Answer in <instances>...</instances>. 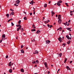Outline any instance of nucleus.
Instances as JSON below:
<instances>
[{
    "label": "nucleus",
    "instance_id": "nucleus-22",
    "mask_svg": "<svg viewBox=\"0 0 74 74\" xmlns=\"http://www.w3.org/2000/svg\"><path fill=\"white\" fill-rule=\"evenodd\" d=\"M2 37L3 38H5V35L3 34L2 36Z\"/></svg>",
    "mask_w": 74,
    "mask_h": 74
},
{
    "label": "nucleus",
    "instance_id": "nucleus-14",
    "mask_svg": "<svg viewBox=\"0 0 74 74\" xmlns=\"http://www.w3.org/2000/svg\"><path fill=\"white\" fill-rule=\"evenodd\" d=\"M44 64L45 66L46 67H47V62H45Z\"/></svg>",
    "mask_w": 74,
    "mask_h": 74
},
{
    "label": "nucleus",
    "instance_id": "nucleus-58",
    "mask_svg": "<svg viewBox=\"0 0 74 74\" xmlns=\"http://www.w3.org/2000/svg\"><path fill=\"white\" fill-rule=\"evenodd\" d=\"M14 5H15V6H16V4L15 3L14 4Z\"/></svg>",
    "mask_w": 74,
    "mask_h": 74
},
{
    "label": "nucleus",
    "instance_id": "nucleus-60",
    "mask_svg": "<svg viewBox=\"0 0 74 74\" xmlns=\"http://www.w3.org/2000/svg\"><path fill=\"white\" fill-rule=\"evenodd\" d=\"M44 19H45V17H43V20H44Z\"/></svg>",
    "mask_w": 74,
    "mask_h": 74
},
{
    "label": "nucleus",
    "instance_id": "nucleus-43",
    "mask_svg": "<svg viewBox=\"0 0 74 74\" xmlns=\"http://www.w3.org/2000/svg\"><path fill=\"white\" fill-rule=\"evenodd\" d=\"M32 41H33V42H34L35 41V39H34L33 40H32Z\"/></svg>",
    "mask_w": 74,
    "mask_h": 74
},
{
    "label": "nucleus",
    "instance_id": "nucleus-9",
    "mask_svg": "<svg viewBox=\"0 0 74 74\" xmlns=\"http://www.w3.org/2000/svg\"><path fill=\"white\" fill-rule=\"evenodd\" d=\"M58 19H61V15H59L58 16Z\"/></svg>",
    "mask_w": 74,
    "mask_h": 74
},
{
    "label": "nucleus",
    "instance_id": "nucleus-18",
    "mask_svg": "<svg viewBox=\"0 0 74 74\" xmlns=\"http://www.w3.org/2000/svg\"><path fill=\"white\" fill-rule=\"evenodd\" d=\"M33 28V29H35V28H36V27H35V25H34V24H33L32 25V26Z\"/></svg>",
    "mask_w": 74,
    "mask_h": 74
},
{
    "label": "nucleus",
    "instance_id": "nucleus-21",
    "mask_svg": "<svg viewBox=\"0 0 74 74\" xmlns=\"http://www.w3.org/2000/svg\"><path fill=\"white\" fill-rule=\"evenodd\" d=\"M47 3H45L44 5V7L45 8H46V7H47Z\"/></svg>",
    "mask_w": 74,
    "mask_h": 74
},
{
    "label": "nucleus",
    "instance_id": "nucleus-42",
    "mask_svg": "<svg viewBox=\"0 0 74 74\" xmlns=\"http://www.w3.org/2000/svg\"><path fill=\"white\" fill-rule=\"evenodd\" d=\"M23 47H24V46L23 45H21V48H22Z\"/></svg>",
    "mask_w": 74,
    "mask_h": 74
},
{
    "label": "nucleus",
    "instance_id": "nucleus-56",
    "mask_svg": "<svg viewBox=\"0 0 74 74\" xmlns=\"http://www.w3.org/2000/svg\"><path fill=\"white\" fill-rule=\"evenodd\" d=\"M33 9H34V10H33V11H34V10H35V8H34V7H33Z\"/></svg>",
    "mask_w": 74,
    "mask_h": 74
},
{
    "label": "nucleus",
    "instance_id": "nucleus-46",
    "mask_svg": "<svg viewBox=\"0 0 74 74\" xmlns=\"http://www.w3.org/2000/svg\"><path fill=\"white\" fill-rule=\"evenodd\" d=\"M19 30H20V29H19V28H17V31H18Z\"/></svg>",
    "mask_w": 74,
    "mask_h": 74
},
{
    "label": "nucleus",
    "instance_id": "nucleus-63",
    "mask_svg": "<svg viewBox=\"0 0 74 74\" xmlns=\"http://www.w3.org/2000/svg\"><path fill=\"white\" fill-rule=\"evenodd\" d=\"M16 40L18 39V37H16Z\"/></svg>",
    "mask_w": 74,
    "mask_h": 74
},
{
    "label": "nucleus",
    "instance_id": "nucleus-41",
    "mask_svg": "<svg viewBox=\"0 0 74 74\" xmlns=\"http://www.w3.org/2000/svg\"><path fill=\"white\" fill-rule=\"evenodd\" d=\"M8 58V55H7L5 57L6 59H7Z\"/></svg>",
    "mask_w": 74,
    "mask_h": 74
},
{
    "label": "nucleus",
    "instance_id": "nucleus-35",
    "mask_svg": "<svg viewBox=\"0 0 74 74\" xmlns=\"http://www.w3.org/2000/svg\"><path fill=\"white\" fill-rule=\"evenodd\" d=\"M65 4L66 5L67 7H69V5H68V4L67 3H65Z\"/></svg>",
    "mask_w": 74,
    "mask_h": 74
},
{
    "label": "nucleus",
    "instance_id": "nucleus-16",
    "mask_svg": "<svg viewBox=\"0 0 74 74\" xmlns=\"http://www.w3.org/2000/svg\"><path fill=\"white\" fill-rule=\"evenodd\" d=\"M58 2L59 3H60H60H62V1L61 0H59L58 1Z\"/></svg>",
    "mask_w": 74,
    "mask_h": 74
},
{
    "label": "nucleus",
    "instance_id": "nucleus-55",
    "mask_svg": "<svg viewBox=\"0 0 74 74\" xmlns=\"http://www.w3.org/2000/svg\"><path fill=\"white\" fill-rule=\"evenodd\" d=\"M14 10L13 9H12L11 10V11H12V12H14Z\"/></svg>",
    "mask_w": 74,
    "mask_h": 74
},
{
    "label": "nucleus",
    "instance_id": "nucleus-17",
    "mask_svg": "<svg viewBox=\"0 0 74 74\" xmlns=\"http://www.w3.org/2000/svg\"><path fill=\"white\" fill-rule=\"evenodd\" d=\"M57 5H58V6H60L61 5L60 3H58V2L57 3Z\"/></svg>",
    "mask_w": 74,
    "mask_h": 74
},
{
    "label": "nucleus",
    "instance_id": "nucleus-23",
    "mask_svg": "<svg viewBox=\"0 0 74 74\" xmlns=\"http://www.w3.org/2000/svg\"><path fill=\"white\" fill-rule=\"evenodd\" d=\"M40 33V30H38L36 32V33L37 34H38V33Z\"/></svg>",
    "mask_w": 74,
    "mask_h": 74
},
{
    "label": "nucleus",
    "instance_id": "nucleus-5",
    "mask_svg": "<svg viewBox=\"0 0 74 74\" xmlns=\"http://www.w3.org/2000/svg\"><path fill=\"white\" fill-rule=\"evenodd\" d=\"M46 42L47 44H49L50 43V41L49 40H46Z\"/></svg>",
    "mask_w": 74,
    "mask_h": 74
},
{
    "label": "nucleus",
    "instance_id": "nucleus-49",
    "mask_svg": "<svg viewBox=\"0 0 74 74\" xmlns=\"http://www.w3.org/2000/svg\"><path fill=\"white\" fill-rule=\"evenodd\" d=\"M35 61H34L33 62H32V63L33 64H34L35 63Z\"/></svg>",
    "mask_w": 74,
    "mask_h": 74
},
{
    "label": "nucleus",
    "instance_id": "nucleus-20",
    "mask_svg": "<svg viewBox=\"0 0 74 74\" xmlns=\"http://www.w3.org/2000/svg\"><path fill=\"white\" fill-rule=\"evenodd\" d=\"M21 71L23 73V72H24V70H23V69H21Z\"/></svg>",
    "mask_w": 74,
    "mask_h": 74
},
{
    "label": "nucleus",
    "instance_id": "nucleus-11",
    "mask_svg": "<svg viewBox=\"0 0 74 74\" xmlns=\"http://www.w3.org/2000/svg\"><path fill=\"white\" fill-rule=\"evenodd\" d=\"M31 4H32L33 5V1H32L30 2L29 3Z\"/></svg>",
    "mask_w": 74,
    "mask_h": 74
},
{
    "label": "nucleus",
    "instance_id": "nucleus-13",
    "mask_svg": "<svg viewBox=\"0 0 74 74\" xmlns=\"http://www.w3.org/2000/svg\"><path fill=\"white\" fill-rule=\"evenodd\" d=\"M21 53H24V51L23 50V49H22L21 50Z\"/></svg>",
    "mask_w": 74,
    "mask_h": 74
},
{
    "label": "nucleus",
    "instance_id": "nucleus-47",
    "mask_svg": "<svg viewBox=\"0 0 74 74\" xmlns=\"http://www.w3.org/2000/svg\"><path fill=\"white\" fill-rule=\"evenodd\" d=\"M52 27V25H51L49 27H50V28H51V27Z\"/></svg>",
    "mask_w": 74,
    "mask_h": 74
},
{
    "label": "nucleus",
    "instance_id": "nucleus-48",
    "mask_svg": "<svg viewBox=\"0 0 74 74\" xmlns=\"http://www.w3.org/2000/svg\"><path fill=\"white\" fill-rule=\"evenodd\" d=\"M29 14H30V15H32V13L30 12V13H29Z\"/></svg>",
    "mask_w": 74,
    "mask_h": 74
},
{
    "label": "nucleus",
    "instance_id": "nucleus-64",
    "mask_svg": "<svg viewBox=\"0 0 74 74\" xmlns=\"http://www.w3.org/2000/svg\"><path fill=\"white\" fill-rule=\"evenodd\" d=\"M60 71V69H59L58 70V71Z\"/></svg>",
    "mask_w": 74,
    "mask_h": 74
},
{
    "label": "nucleus",
    "instance_id": "nucleus-7",
    "mask_svg": "<svg viewBox=\"0 0 74 74\" xmlns=\"http://www.w3.org/2000/svg\"><path fill=\"white\" fill-rule=\"evenodd\" d=\"M38 52L37 51H35L34 52V54H36V53H38Z\"/></svg>",
    "mask_w": 74,
    "mask_h": 74
},
{
    "label": "nucleus",
    "instance_id": "nucleus-27",
    "mask_svg": "<svg viewBox=\"0 0 74 74\" xmlns=\"http://www.w3.org/2000/svg\"><path fill=\"white\" fill-rule=\"evenodd\" d=\"M20 30H21V32H23V31L24 30L23 29V28H21Z\"/></svg>",
    "mask_w": 74,
    "mask_h": 74
},
{
    "label": "nucleus",
    "instance_id": "nucleus-57",
    "mask_svg": "<svg viewBox=\"0 0 74 74\" xmlns=\"http://www.w3.org/2000/svg\"><path fill=\"white\" fill-rule=\"evenodd\" d=\"M68 22L69 23H70V20H69V21H68Z\"/></svg>",
    "mask_w": 74,
    "mask_h": 74
},
{
    "label": "nucleus",
    "instance_id": "nucleus-24",
    "mask_svg": "<svg viewBox=\"0 0 74 74\" xmlns=\"http://www.w3.org/2000/svg\"><path fill=\"white\" fill-rule=\"evenodd\" d=\"M62 53H60L59 54V56H60V57H61V56H62Z\"/></svg>",
    "mask_w": 74,
    "mask_h": 74
},
{
    "label": "nucleus",
    "instance_id": "nucleus-61",
    "mask_svg": "<svg viewBox=\"0 0 74 74\" xmlns=\"http://www.w3.org/2000/svg\"><path fill=\"white\" fill-rule=\"evenodd\" d=\"M50 73V72H49V71L48 72V74H49Z\"/></svg>",
    "mask_w": 74,
    "mask_h": 74
},
{
    "label": "nucleus",
    "instance_id": "nucleus-26",
    "mask_svg": "<svg viewBox=\"0 0 74 74\" xmlns=\"http://www.w3.org/2000/svg\"><path fill=\"white\" fill-rule=\"evenodd\" d=\"M32 32H35V31H36V29H32L31 30Z\"/></svg>",
    "mask_w": 74,
    "mask_h": 74
},
{
    "label": "nucleus",
    "instance_id": "nucleus-12",
    "mask_svg": "<svg viewBox=\"0 0 74 74\" xmlns=\"http://www.w3.org/2000/svg\"><path fill=\"white\" fill-rule=\"evenodd\" d=\"M14 14V12H12L10 13V15H13Z\"/></svg>",
    "mask_w": 74,
    "mask_h": 74
},
{
    "label": "nucleus",
    "instance_id": "nucleus-31",
    "mask_svg": "<svg viewBox=\"0 0 74 74\" xmlns=\"http://www.w3.org/2000/svg\"><path fill=\"white\" fill-rule=\"evenodd\" d=\"M21 21L19 20L18 22V24H21Z\"/></svg>",
    "mask_w": 74,
    "mask_h": 74
},
{
    "label": "nucleus",
    "instance_id": "nucleus-39",
    "mask_svg": "<svg viewBox=\"0 0 74 74\" xmlns=\"http://www.w3.org/2000/svg\"><path fill=\"white\" fill-rule=\"evenodd\" d=\"M4 40H5V39L2 38V41H4Z\"/></svg>",
    "mask_w": 74,
    "mask_h": 74
},
{
    "label": "nucleus",
    "instance_id": "nucleus-50",
    "mask_svg": "<svg viewBox=\"0 0 74 74\" xmlns=\"http://www.w3.org/2000/svg\"><path fill=\"white\" fill-rule=\"evenodd\" d=\"M34 11V12H33V14H36V12H35V11Z\"/></svg>",
    "mask_w": 74,
    "mask_h": 74
},
{
    "label": "nucleus",
    "instance_id": "nucleus-19",
    "mask_svg": "<svg viewBox=\"0 0 74 74\" xmlns=\"http://www.w3.org/2000/svg\"><path fill=\"white\" fill-rule=\"evenodd\" d=\"M12 20H13V19L11 18L8 21V22H10V21H12Z\"/></svg>",
    "mask_w": 74,
    "mask_h": 74
},
{
    "label": "nucleus",
    "instance_id": "nucleus-3",
    "mask_svg": "<svg viewBox=\"0 0 74 74\" xmlns=\"http://www.w3.org/2000/svg\"><path fill=\"white\" fill-rule=\"evenodd\" d=\"M66 68H67V69L68 70H71V69L70 68H69V66H66Z\"/></svg>",
    "mask_w": 74,
    "mask_h": 74
},
{
    "label": "nucleus",
    "instance_id": "nucleus-52",
    "mask_svg": "<svg viewBox=\"0 0 74 74\" xmlns=\"http://www.w3.org/2000/svg\"><path fill=\"white\" fill-rule=\"evenodd\" d=\"M50 26V25H49V24H47V26L48 27H49Z\"/></svg>",
    "mask_w": 74,
    "mask_h": 74
},
{
    "label": "nucleus",
    "instance_id": "nucleus-6",
    "mask_svg": "<svg viewBox=\"0 0 74 74\" xmlns=\"http://www.w3.org/2000/svg\"><path fill=\"white\" fill-rule=\"evenodd\" d=\"M66 29H67V30H69V31H70V32H71V29H71V28H66Z\"/></svg>",
    "mask_w": 74,
    "mask_h": 74
},
{
    "label": "nucleus",
    "instance_id": "nucleus-1",
    "mask_svg": "<svg viewBox=\"0 0 74 74\" xmlns=\"http://www.w3.org/2000/svg\"><path fill=\"white\" fill-rule=\"evenodd\" d=\"M11 62H10L9 64V66H12L13 64V63H12V64H11Z\"/></svg>",
    "mask_w": 74,
    "mask_h": 74
},
{
    "label": "nucleus",
    "instance_id": "nucleus-8",
    "mask_svg": "<svg viewBox=\"0 0 74 74\" xmlns=\"http://www.w3.org/2000/svg\"><path fill=\"white\" fill-rule=\"evenodd\" d=\"M16 3H20V1L17 0L16 1Z\"/></svg>",
    "mask_w": 74,
    "mask_h": 74
},
{
    "label": "nucleus",
    "instance_id": "nucleus-4",
    "mask_svg": "<svg viewBox=\"0 0 74 74\" xmlns=\"http://www.w3.org/2000/svg\"><path fill=\"white\" fill-rule=\"evenodd\" d=\"M58 40H59L60 42H62V40H61V38L60 37L58 38Z\"/></svg>",
    "mask_w": 74,
    "mask_h": 74
},
{
    "label": "nucleus",
    "instance_id": "nucleus-44",
    "mask_svg": "<svg viewBox=\"0 0 74 74\" xmlns=\"http://www.w3.org/2000/svg\"><path fill=\"white\" fill-rule=\"evenodd\" d=\"M69 36H68V35H66V38H67L68 39V38H69Z\"/></svg>",
    "mask_w": 74,
    "mask_h": 74
},
{
    "label": "nucleus",
    "instance_id": "nucleus-40",
    "mask_svg": "<svg viewBox=\"0 0 74 74\" xmlns=\"http://www.w3.org/2000/svg\"><path fill=\"white\" fill-rule=\"evenodd\" d=\"M22 27V26L21 25L19 27H18V28H19V29H21V28Z\"/></svg>",
    "mask_w": 74,
    "mask_h": 74
},
{
    "label": "nucleus",
    "instance_id": "nucleus-37",
    "mask_svg": "<svg viewBox=\"0 0 74 74\" xmlns=\"http://www.w3.org/2000/svg\"><path fill=\"white\" fill-rule=\"evenodd\" d=\"M24 19H25V20H27V18H26V17H24Z\"/></svg>",
    "mask_w": 74,
    "mask_h": 74
},
{
    "label": "nucleus",
    "instance_id": "nucleus-38",
    "mask_svg": "<svg viewBox=\"0 0 74 74\" xmlns=\"http://www.w3.org/2000/svg\"><path fill=\"white\" fill-rule=\"evenodd\" d=\"M11 23L12 25V26H14V23H12V22H11Z\"/></svg>",
    "mask_w": 74,
    "mask_h": 74
},
{
    "label": "nucleus",
    "instance_id": "nucleus-15",
    "mask_svg": "<svg viewBox=\"0 0 74 74\" xmlns=\"http://www.w3.org/2000/svg\"><path fill=\"white\" fill-rule=\"evenodd\" d=\"M9 72L10 73H11L12 72V69H10L9 70Z\"/></svg>",
    "mask_w": 74,
    "mask_h": 74
},
{
    "label": "nucleus",
    "instance_id": "nucleus-25",
    "mask_svg": "<svg viewBox=\"0 0 74 74\" xmlns=\"http://www.w3.org/2000/svg\"><path fill=\"white\" fill-rule=\"evenodd\" d=\"M67 59L66 58H65V59L64 60V63H66V61H67Z\"/></svg>",
    "mask_w": 74,
    "mask_h": 74
},
{
    "label": "nucleus",
    "instance_id": "nucleus-33",
    "mask_svg": "<svg viewBox=\"0 0 74 74\" xmlns=\"http://www.w3.org/2000/svg\"><path fill=\"white\" fill-rule=\"evenodd\" d=\"M65 45H66V43H63V44H62V46H63V47H64V46H65Z\"/></svg>",
    "mask_w": 74,
    "mask_h": 74
},
{
    "label": "nucleus",
    "instance_id": "nucleus-59",
    "mask_svg": "<svg viewBox=\"0 0 74 74\" xmlns=\"http://www.w3.org/2000/svg\"><path fill=\"white\" fill-rule=\"evenodd\" d=\"M23 12L24 14H26V12Z\"/></svg>",
    "mask_w": 74,
    "mask_h": 74
},
{
    "label": "nucleus",
    "instance_id": "nucleus-54",
    "mask_svg": "<svg viewBox=\"0 0 74 74\" xmlns=\"http://www.w3.org/2000/svg\"><path fill=\"white\" fill-rule=\"evenodd\" d=\"M50 22L49 20H47V23H48V22Z\"/></svg>",
    "mask_w": 74,
    "mask_h": 74
},
{
    "label": "nucleus",
    "instance_id": "nucleus-34",
    "mask_svg": "<svg viewBox=\"0 0 74 74\" xmlns=\"http://www.w3.org/2000/svg\"><path fill=\"white\" fill-rule=\"evenodd\" d=\"M71 37H69H69L68 38V40H71Z\"/></svg>",
    "mask_w": 74,
    "mask_h": 74
},
{
    "label": "nucleus",
    "instance_id": "nucleus-32",
    "mask_svg": "<svg viewBox=\"0 0 74 74\" xmlns=\"http://www.w3.org/2000/svg\"><path fill=\"white\" fill-rule=\"evenodd\" d=\"M21 26L20 24H18L16 25V26H17V27H19V26Z\"/></svg>",
    "mask_w": 74,
    "mask_h": 74
},
{
    "label": "nucleus",
    "instance_id": "nucleus-29",
    "mask_svg": "<svg viewBox=\"0 0 74 74\" xmlns=\"http://www.w3.org/2000/svg\"><path fill=\"white\" fill-rule=\"evenodd\" d=\"M71 42V41H70V40H69L67 42V44H70V42Z\"/></svg>",
    "mask_w": 74,
    "mask_h": 74
},
{
    "label": "nucleus",
    "instance_id": "nucleus-51",
    "mask_svg": "<svg viewBox=\"0 0 74 74\" xmlns=\"http://www.w3.org/2000/svg\"><path fill=\"white\" fill-rule=\"evenodd\" d=\"M2 42V39L0 40V43H1Z\"/></svg>",
    "mask_w": 74,
    "mask_h": 74
},
{
    "label": "nucleus",
    "instance_id": "nucleus-62",
    "mask_svg": "<svg viewBox=\"0 0 74 74\" xmlns=\"http://www.w3.org/2000/svg\"><path fill=\"white\" fill-rule=\"evenodd\" d=\"M51 3V1H50L49 2V4H50Z\"/></svg>",
    "mask_w": 74,
    "mask_h": 74
},
{
    "label": "nucleus",
    "instance_id": "nucleus-10",
    "mask_svg": "<svg viewBox=\"0 0 74 74\" xmlns=\"http://www.w3.org/2000/svg\"><path fill=\"white\" fill-rule=\"evenodd\" d=\"M60 29V30H59ZM62 27H60L59 28H58V29L57 30H59L60 31H62Z\"/></svg>",
    "mask_w": 74,
    "mask_h": 74
},
{
    "label": "nucleus",
    "instance_id": "nucleus-53",
    "mask_svg": "<svg viewBox=\"0 0 74 74\" xmlns=\"http://www.w3.org/2000/svg\"><path fill=\"white\" fill-rule=\"evenodd\" d=\"M73 62V61H70V63H72Z\"/></svg>",
    "mask_w": 74,
    "mask_h": 74
},
{
    "label": "nucleus",
    "instance_id": "nucleus-2",
    "mask_svg": "<svg viewBox=\"0 0 74 74\" xmlns=\"http://www.w3.org/2000/svg\"><path fill=\"white\" fill-rule=\"evenodd\" d=\"M58 23L59 24L61 23H62V20L59 19L58 21Z\"/></svg>",
    "mask_w": 74,
    "mask_h": 74
},
{
    "label": "nucleus",
    "instance_id": "nucleus-36",
    "mask_svg": "<svg viewBox=\"0 0 74 74\" xmlns=\"http://www.w3.org/2000/svg\"><path fill=\"white\" fill-rule=\"evenodd\" d=\"M36 63H38V60H36Z\"/></svg>",
    "mask_w": 74,
    "mask_h": 74
},
{
    "label": "nucleus",
    "instance_id": "nucleus-28",
    "mask_svg": "<svg viewBox=\"0 0 74 74\" xmlns=\"http://www.w3.org/2000/svg\"><path fill=\"white\" fill-rule=\"evenodd\" d=\"M51 14L52 15H54L55 14V12H53V11H51Z\"/></svg>",
    "mask_w": 74,
    "mask_h": 74
},
{
    "label": "nucleus",
    "instance_id": "nucleus-45",
    "mask_svg": "<svg viewBox=\"0 0 74 74\" xmlns=\"http://www.w3.org/2000/svg\"><path fill=\"white\" fill-rule=\"evenodd\" d=\"M18 5H19V3H16V6H18Z\"/></svg>",
    "mask_w": 74,
    "mask_h": 74
},
{
    "label": "nucleus",
    "instance_id": "nucleus-30",
    "mask_svg": "<svg viewBox=\"0 0 74 74\" xmlns=\"http://www.w3.org/2000/svg\"><path fill=\"white\" fill-rule=\"evenodd\" d=\"M6 16L8 17H8H9V14H7L6 15Z\"/></svg>",
    "mask_w": 74,
    "mask_h": 74
}]
</instances>
